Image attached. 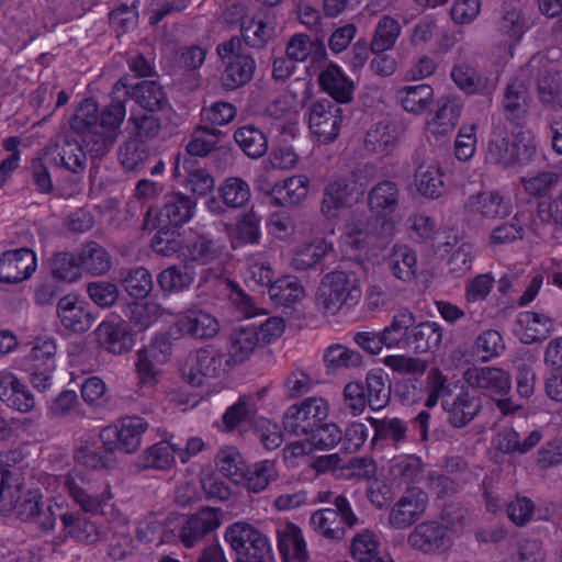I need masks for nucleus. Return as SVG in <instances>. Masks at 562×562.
<instances>
[{"instance_id": "nucleus-26", "label": "nucleus", "mask_w": 562, "mask_h": 562, "mask_svg": "<svg viewBox=\"0 0 562 562\" xmlns=\"http://www.w3.org/2000/svg\"><path fill=\"white\" fill-rule=\"evenodd\" d=\"M462 109L463 104L458 98H440L437 110L425 123L427 133L437 139L448 136L454 130Z\"/></svg>"}, {"instance_id": "nucleus-22", "label": "nucleus", "mask_w": 562, "mask_h": 562, "mask_svg": "<svg viewBox=\"0 0 562 562\" xmlns=\"http://www.w3.org/2000/svg\"><path fill=\"white\" fill-rule=\"evenodd\" d=\"M428 495L418 487L408 488L392 506L389 524L394 529H406L425 513Z\"/></svg>"}, {"instance_id": "nucleus-32", "label": "nucleus", "mask_w": 562, "mask_h": 562, "mask_svg": "<svg viewBox=\"0 0 562 562\" xmlns=\"http://www.w3.org/2000/svg\"><path fill=\"white\" fill-rule=\"evenodd\" d=\"M278 548L283 562H305L306 541L302 529L293 522H281L277 529Z\"/></svg>"}, {"instance_id": "nucleus-57", "label": "nucleus", "mask_w": 562, "mask_h": 562, "mask_svg": "<svg viewBox=\"0 0 562 562\" xmlns=\"http://www.w3.org/2000/svg\"><path fill=\"white\" fill-rule=\"evenodd\" d=\"M451 78L459 89L470 94L488 93L492 90L487 81L469 64L456 65Z\"/></svg>"}, {"instance_id": "nucleus-64", "label": "nucleus", "mask_w": 562, "mask_h": 562, "mask_svg": "<svg viewBox=\"0 0 562 562\" xmlns=\"http://www.w3.org/2000/svg\"><path fill=\"white\" fill-rule=\"evenodd\" d=\"M361 355L342 345H331L324 353V362L329 372H336L342 368L360 366Z\"/></svg>"}, {"instance_id": "nucleus-30", "label": "nucleus", "mask_w": 562, "mask_h": 562, "mask_svg": "<svg viewBox=\"0 0 562 562\" xmlns=\"http://www.w3.org/2000/svg\"><path fill=\"white\" fill-rule=\"evenodd\" d=\"M318 82L324 92L338 103L352 101L356 90L355 81L335 64H329L318 76Z\"/></svg>"}, {"instance_id": "nucleus-8", "label": "nucleus", "mask_w": 562, "mask_h": 562, "mask_svg": "<svg viewBox=\"0 0 562 562\" xmlns=\"http://www.w3.org/2000/svg\"><path fill=\"white\" fill-rule=\"evenodd\" d=\"M74 502L86 513L105 514V508L112 499L109 485L97 487L91 479L83 475L82 470L76 467L61 481Z\"/></svg>"}, {"instance_id": "nucleus-62", "label": "nucleus", "mask_w": 562, "mask_h": 562, "mask_svg": "<svg viewBox=\"0 0 562 562\" xmlns=\"http://www.w3.org/2000/svg\"><path fill=\"white\" fill-rule=\"evenodd\" d=\"M391 270L402 281H412L417 273V256L407 246H396L391 257Z\"/></svg>"}, {"instance_id": "nucleus-49", "label": "nucleus", "mask_w": 562, "mask_h": 562, "mask_svg": "<svg viewBox=\"0 0 562 562\" xmlns=\"http://www.w3.org/2000/svg\"><path fill=\"white\" fill-rule=\"evenodd\" d=\"M528 86L519 77L513 79L506 87L503 108L508 119L515 120L524 116L528 104Z\"/></svg>"}, {"instance_id": "nucleus-1", "label": "nucleus", "mask_w": 562, "mask_h": 562, "mask_svg": "<svg viewBox=\"0 0 562 562\" xmlns=\"http://www.w3.org/2000/svg\"><path fill=\"white\" fill-rule=\"evenodd\" d=\"M22 459L21 451L0 453V513L8 514L14 510L21 520L31 521L44 531L53 530L56 525L54 507L60 508L61 504L54 498V504L45 506L38 488H25L13 477L11 468Z\"/></svg>"}, {"instance_id": "nucleus-35", "label": "nucleus", "mask_w": 562, "mask_h": 562, "mask_svg": "<svg viewBox=\"0 0 562 562\" xmlns=\"http://www.w3.org/2000/svg\"><path fill=\"white\" fill-rule=\"evenodd\" d=\"M311 179L305 175H293L274 183L273 202L283 207L301 204L310 193Z\"/></svg>"}, {"instance_id": "nucleus-19", "label": "nucleus", "mask_w": 562, "mask_h": 562, "mask_svg": "<svg viewBox=\"0 0 562 562\" xmlns=\"http://www.w3.org/2000/svg\"><path fill=\"white\" fill-rule=\"evenodd\" d=\"M251 198L249 183L240 177H227L217 187V196H209L204 206L213 215H222L226 210L247 205Z\"/></svg>"}, {"instance_id": "nucleus-13", "label": "nucleus", "mask_w": 562, "mask_h": 562, "mask_svg": "<svg viewBox=\"0 0 562 562\" xmlns=\"http://www.w3.org/2000/svg\"><path fill=\"white\" fill-rule=\"evenodd\" d=\"M222 522V514L214 507H201L193 514L172 518L178 538L187 548L196 546L209 532L217 529Z\"/></svg>"}, {"instance_id": "nucleus-43", "label": "nucleus", "mask_w": 562, "mask_h": 562, "mask_svg": "<svg viewBox=\"0 0 562 562\" xmlns=\"http://www.w3.org/2000/svg\"><path fill=\"white\" fill-rule=\"evenodd\" d=\"M261 346L256 328L251 325L240 326L231 336L228 357L232 363L238 364L248 360Z\"/></svg>"}, {"instance_id": "nucleus-10", "label": "nucleus", "mask_w": 562, "mask_h": 562, "mask_svg": "<svg viewBox=\"0 0 562 562\" xmlns=\"http://www.w3.org/2000/svg\"><path fill=\"white\" fill-rule=\"evenodd\" d=\"M148 428L140 417H126L100 431V440L106 452L132 454L140 446L142 437Z\"/></svg>"}, {"instance_id": "nucleus-25", "label": "nucleus", "mask_w": 562, "mask_h": 562, "mask_svg": "<svg viewBox=\"0 0 562 562\" xmlns=\"http://www.w3.org/2000/svg\"><path fill=\"white\" fill-rule=\"evenodd\" d=\"M499 30L505 38L493 48L492 56L496 63L505 64L513 58L515 44L522 38L527 31L521 11L516 9L507 11L499 22Z\"/></svg>"}, {"instance_id": "nucleus-28", "label": "nucleus", "mask_w": 562, "mask_h": 562, "mask_svg": "<svg viewBox=\"0 0 562 562\" xmlns=\"http://www.w3.org/2000/svg\"><path fill=\"white\" fill-rule=\"evenodd\" d=\"M465 210L472 216L504 218L512 213V203L497 191H483L468 199Z\"/></svg>"}, {"instance_id": "nucleus-14", "label": "nucleus", "mask_w": 562, "mask_h": 562, "mask_svg": "<svg viewBox=\"0 0 562 562\" xmlns=\"http://www.w3.org/2000/svg\"><path fill=\"white\" fill-rule=\"evenodd\" d=\"M342 122V109L328 100L315 102L308 110V130L318 144L334 143L340 135Z\"/></svg>"}, {"instance_id": "nucleus-20", "label": "nucleus", "mask_w": 562, "mask_h": 562, "mask_svg": "<svg viewBox=\"0 0 562 562\" xmlns=\"http://www.w3.org/2000/svg\"><path fill=\"white\" fill-rule=\"evenodd\" d=\"M37 269V256L30 248H18L0 255V282L14 284L29 280Z\"/></svg>"}, {"instance_id": "nucleus-55", "label": "nucleus", "mask_w": 562, "mask_h": 562, "mask_svg": "<svg viewBox=\"0 0 562 562\" xmlns=\"http://www.w3.org/2000/svg\"><path fill=\"white\" fill-rule=\"evenodd\" d=\"M234 137L240 149L251 158H260L267 151V137L262 131L254 125L239 127Z\"/></svg>"}, {"instance_id": "nucleus-54", "label": "nucleus", "mask_w": 562, "mask_h": 562, "mask_svg": "<svg viewBox=\"0 0 562 562\" xmlns=\"http://www.w3.org/2000/svg\"><path fill=\"white\" fill-rule=\"evenodd\" d=\"M194 278L195 272L191 266H170L158 274L157 281L166 292H181L191 286Z\"/></svg>"}, {"instance_id": "nucleus-24", "label": "nucleus", "mask_w": 562, "mask_h": 562, "mask_svg": "<svg viewBox=\"0 0 562 562\" xmlns=\"http://www.w3.org/2000/svg\"><path fill=\"white\" fill-rule=\"evenodd\" d=\"M173 177L198 196L207 194L215 183L213 176L207 170L199 168L196 160L188 156H177Z\"/></svg>"}, {"instance_id": "nucleus-9", "label": "nucleus", "mask_w": 562, "mask_h": 562, "mask_svg": "<svg viewBox=\"0 0 562 562\" xmlns=\"http://www.w3.org/2000/svg\"><path fill=\"white\" fill-rule=\"evenodd\" d=\"M396 233V224L385 221L375 228L367 215H353L345 224L339 238V247L345 257L356 258L370 244L372 237L389 238Z\"/></svg>"}, {"instance_id": "nucleus-16", "label": "nucleus", "mask_w": 562, "mask_h": 562, "mask_svg": "<svg viewBox=\"0 0 562 562\" xmlns=\"http://www.w3.org/2000/svg\"><path fill=\"white\" fill-rule=\"evenodd\" d=\"M357 522V517L351 510L348 501L338 496L335 499V508H322L315 510L310 518L312 529L328 539H340L346 529Z\"/></svg>"}, {"instance_id": "nucleus-39", "label": "nucleus", "mask_w": 562, "mask_h": 562, "mask_svg": "<svg viewBox=\"0 0 562 562\" xmlns=\"http://www.w3.org/2000/svg\"><path fill=\"white\" fill-rule=\"evenodd\" d=\"M395 98L404 111L413 115H422L434 103L435 91L426 83L404 86L396 90Z\"/></svg>"}, {"instance_id": "nucleus-34", "label": "nucleus", "mask_w": 562, "mask_h": 562, "mask_svg": "<svg viewBox=\"0 0 562 562\" xmlns=\"http://www.w3.org/2000/svg\"><path fill=\"white\" fill-rule=\"evenodd\" d=\"M357 200L355 183L338 179L326 188L322 201V213L327 218H336L340 212Z\"/></svg>"}, {"instance_id": "nucleus-63", "label": "nucleus", "mask_w": 562, "mask_h": 562, "mask_svg": "<svg viewBox=\"0 0 562 562\" xmlns=\"http://www.w3.org/2000/svg\"><path fill=\"white\" fill-rule=\"evenodd\" d=\"M562 180V172L550 169L531 177H522L520 183L524 191L532 196L544 195L555 188Z\"/></svg>"}, {"instance_id": "nucleus-29", "label": "nucleus", "mask_w": 562, "mask_h": 562, "mask_svg": "<svg viewBox=\"0 0 562 562\" xmlns=\"http://www.w3.org/2000/svg\"><path fill=\"white\" fill-rule=\"evenodd\" d=\"M554 330V321L543 313L526 311L518 314L514 334L522 344H533Z\"/></svg>"}, {"instance_id": "nucleus-52", "label": "nucleus", "mask_w": 562, "mask_h": 562, "mask_svg": "<svg viewBox=\"0 0 562 562\" xmlns=\"http://www.w3.org/2000/svg\"><path fill=\"white\" fill-rule=\"evenodd\" d=\"M137 537L143 542L157 544L171 543L179 539L172 519L167 526H162L161 521L155 517L145 519L138 525Z\"/></svg>"}, {"instance_id": "nucleus-21", "label": "nucleus", "mask_w": 562, "mask_h": 562, "mask_svg": "<svg viewBox=\"0 0 562 562\" xmlns=\"http://www.w3.org/2000/svg\"><path fill=\"white\" fill-rule=\"evenodd\" d=\"M413 187L424 198L436 200L446 192L440 162L430 156H418L415 160Z\"/></svg>"}, {"instance_id": "nucleus-60", "label": "nucleus", "mask_w": 562, "mask_h": 562, "mask_svg": "<svg viewBox=\"0 0 562 562\" xmlns=\"http://www.w3.org/2000/svg\"><path fill=\"white\" fill-rule=\"evenodd\" d=\"M136 331H142L156 323L162 315L161 306L154 302H136L130 305L125 312Z\"/></svg>"}, {"instance_id": "nucleus-42", "label": "nucleus", "mask_w": 562, "mask_h": 562, "mask_svg": "<svg viewBox=\"0 0 562 562\" xmlns=\"http://www.w3.org/2000/svg\"><path fill=\"white\" fill-rule=\"evenodd\" d=\"M274 31L276 16L269 12L246 16L241 23L243 36L251 46H262L273 36Z\"/></svg>"}, {"instance_id": "nucleus-5", "label": "nucleus", "mask_w": 562, "mask_h": 562, "mask_svg": "<svg viewBox=\"0 0 562 562\" xmlns=\"http://www.w3.org/2000/svg\"><path fill=\"white\" fill-rule=\"evenodd\" d=\"M225 540L236 552V562H272V549L268 538L256 527L237 521L225 532Z\"/></svg>"}, {"instance_id": "nucleus-47", "label": "nucleus", "mask_w": 562, "mask_h": 562, "mask_svg": "<svg viewBox=\"0 0 562 562\" xmlns=\"http://www.w3.org/2000/svg\"><path fill=\"white\" fill-rule=\"evenodd\" d=\"M331 250V244L325 239H315L294 250L291 265L296 270L310 269L321 262Z\"/></svg>"}, {"instance_id": "nucleus-40", "label": "nucleus", "mask_w": 562, "mask_h": 562, "mask_svg": "<svg viewBox=\"0 0 562 562\" xmlns=\"http://www.w3.org/2000/svg\"><path fill=\"white\" fill-rule=\"evenodd\" d=\"M442 406L448 413L450 423L456 427H462L479 413L481 401L468 390L462 389L454 397L445 398Z\"/></svg>"}, {"instance_id": "nucleus-12", "label": "nucleus", "mask_w": 562, "mask_h": 562, "mask_svg": "<svg viewBox=\"0 0 562 562\" xmlns=\"http://www.w3.org/2000/svg\"><path fill=\"white\" fill-rule=\"evenodd\" d=\"M225 373L222 353L205 347L191 352L181 367L182 379L192 386H202Z\"/></svg>"}, {"instance_id": "nucleus-37", "label": "nucleus", "mask_w": 562, "mask_h": 562, "mask_svg": "<svg viewBox=\"0 0 562 562\" xmlns=\"http://www.w3.org/2000/svg\"><path fill=\"white\" fill-rule=\"evenodd\" d=\"M94 333L99 345L112 355H123L134 346L133 339L121 323L101 322Z\"/></svg>"}, {"instance_id": "nucleus-44", "label": "nucleus", "mask_w": 562, "mask_h": 562, "mask_svg": "<svg viewBox=\"0 0 562 562\" xmlns=\"http://www.w3.org/2000/svg\"><path fill=\"white\" fill-rule=\"evenodd\" d=\"M542 438L539 430H532L522 441L518 432L512 427L499 429L494 439L493 446L504 453H526L531 450Z\"/></svg>"}, {"instance_id": "nucleus-36", "label": "nucleus", "mask_w": 562, "mask_h": 562, "mask_svg": "<svg viewBox=\"0 0 562 562\" xmlns=\"http://www.w3.org/2000/svg\"><path fill=\"white\" fill-rule=\"evenodd\" d=\"M45 157L47 160L74 173L83 171L87 160L86 153L80 143L75 139H63L61 143L47 147Z\"/></svg>"}, {"instance_id": "nucleus-11", "label": "nucleus", "mask_w": 562, "mask_h": 562, "mask_svg": "<svg viewBox=\"0 0 562 562\" xmlns=\"http://www.w3.org/2000/svg\"><path fill=\"white\" fill-rule=\"evenodd\" d=\"M462 532L460 522L442 519L417 525L408 536L409 544L424 552L448 549Z\"/></svg>"}, {"instance_id": "nucleus-51", "label": "nucleus", "mask_w": 562, "mask_h": 562, "mask_svg": "<svg viewBox=\"0 0 562 562\" xmlns=\"http://www.w3.org/2000/svg\"><path fill=\"white\" fill-rule=\"evenodd\" d=\"M367 402L373 411L384 408L390 402L391 384L387 374L382 370H372L367 375Z\"/></svg>"}, {"instance_id": "nucleus-15", "label": "nucleus", "mask_w": 562, "mask_h": 562, "mask_svg": "<svg viewBox=\"0 0 562 562\" xmlns=\"http://www.w3.org/2000/svg\"><path fill=\"white\" fill-rule=\"evenodd\" d=\"M196 202L181 193L166 196L164 206L149 210L145 220L146 229L177 228L188 223L195 213Z\"/></svg>"}, {"instance_id": "nucleus-23", "label": "nucleus", "mask_w": 562, "mask_h": 562, "mask_svg": "<svg viewBox=\"0 0 562 562\" xmlns=\"http://www.w3.org/2000/svg\"><path fill=\"white\" fill-rule=\"evenodd\" d=\"M56 312L61 326L72 333H86L94 322L88 303L74 293L66 294L58 300Z\"/></svg>"}, {"instance_id": "nucleus-61", "label": "nucleus", "mask_w": 562, "mask_h": 562, "mask_svg": "<svg viewBox=\"0 0 562 562\" xmlns=\"http://www.w3.org/2000/svg\"><path fill=\"white\" fill-rule=\"evenodd\" d=\"M401 34L398 22L390 16H383L375 29L371 41V50L374 54L390 50Z\"/></svg>"}, {"instance_id": "nucleus-17", "label": "nucleus", "mask_w": 562, "mask_h": 562, "mask_svg": "<svg viewBox=\"0 0 562 562\" xmlns=\"http://www.w3.org/2000/svg\"><path fill=\"white\" fill-rule=\"evenodd\" d=\"M329 413V405L322 397H310L290 406L283 418L289 432L307 436Z\"/></svg>"}, {"instance_id": "nucleus-18", "label": "nucleus", "mask_w": 562, "mask_h": 562, "mask_svg": "<svg viewBox=\"0 0 562 562\" xmlns=\"http://www.w3.org/2000/svg\"><path fill=\"white\" fill-rule=\"evenodd\" d=\"M218 55L225 64L224 83L235 89L248 82L254 74L255 61L241 52L240 41L233 38L218 47Z\"/></svg>"}, {"instance_id": "nucleus-2", "label": "nucleus", "mask_w": 562, "mask_h": 562, "mask_svg": "<svg viewBox=\"0 0 562 562\" xmlns=\"http://www.w3.org/2000/svg\"><path fill=\"white\" fill-rule=\"evenodd\" d=\"M465 383L491 397L504 414L515 413L519 406L510 397H506L512 390L509 372L498 367H471L463 373Z\"/></svg>"}, {"instance_id": "nucleus-7", "label": "nucleus", "mask_w": 562, "mask_h": 562, "mask_svg": "<svg viewBox=\"0 0 562 562\" xmlns=\"http://www.w3.org/2000/svg\"><path fill=\"white\" fill-rule=\"evenodd\" d=\"M359 299L360 289L357 277L341 270L327 273L317 292L318 302L328 313H336L345 305H355Z\"/></svg>"}, {"instance_id": "nucleus-45", "label": "nucleus", "mask_w": 562, "mask_h": 562, "mask_svg": "<svg viewBox=\"0 0 562 562\" xmlns=\"http://www.w3.org/2000/svg\"><path fill=\"white\" fill-rule=\"evenodd\" d=\"M268 293L276 305L291 306L304 297L305 290L296 277L283 276L269 285Z\"/></svg>"}, {"instance_id": "nucleus-38", "label": "nucleus", "mask_w": 562, "mask_h": 562, "mask_svg": "<svg viewBox=\"0 0 562 562\" xmlns=\"http://www.w3.org/2000/svg\"><path fill=\"white\" fill-rule=\"evenodd\" d=\"M279 479V468L273 460H260L245 468L239 482L250 493H260Z\"/></svg>"}, {"instance_id": "nucleus-3", "label": "nucleus", "mask_w": 562, "mask_h": 562, "mask_svg": "<svg viewBox=\"0 0 562 562\" xmlns=\"http://www.w3.org/2000/svg\"><path fill=\"white\" fill-rule=\"evenodd\" d=\"M170 355V341L161 335H156L149 344L135 351L133 366L139 392L151 391L160 383L162 366L169 361Z\"/></svg>"}, {"instance_id": "nucleus-50", "label": "nucleus", "mask_w": 562, "mask_h": 562, "mask_svg": "<svg viewBox=\"0 0 562 562\" xmlns=\"http://www.w3.org/2000/svg\"><path fill=\"white\" fill-rule=\"evenodd\" d=\"M352 558L358 562H393L380 553L376 536L368 530L358 532L351 542Z\"/></svg>"}, {"instance_id": "nucleus-53", "label": "nucleus", "mask_w": 562, "mask_h": 562, "mask_svg": "<svg viewBox=\"0 0 562 562\" xmlns=\"http://www.w3.org/2000/svg\"><path fill=\"white\" fill-rule=\"evenodd\" d=\"M80 271L91 274H103L111 268V258L108 251L95 243L85 245L77 254Z\"/></svg>"}, {"instance_id": "nucleus-27", "label": "nucleus", "mask_w": 562, "mask_h": 562, "mask_svg": "<svg viewBox=\"0 0 562 562\" xmlns=\"http://www.w3.org/2000/svg\"><path fill=\"white\" fill-rule=\"evenodd\" d=\"M303 102L304 100L295 91L286 90L267 105L266 113L277 121L283 131L294 135L293 127L299 123Z\"/></svg>"}, {"instance_id": "nucleus-59", "label": "nucleus", "mask_w": 562, "mask_h": 562, "mask_svg": "<svg viewBox=\"0 0 562 562\" xmlns=\"http://www.w3.org/2000/svg\"><path fill=\"white\" fill-rule=\"evenodd\" d=\"M217 470L233 483L239 484L245 471V463L240 452L235 447L220 449L215 458Z\"/></svg>"}, {"instance_id": "nucleus-4", "label": "nucleus", "mask_w": 562, "mask_h": 562, "mask_svg": "<svg viewBox=\"0 0 562 562\" xmlns=\"http://www.w3.org/2000/svg\"><path fill=\"white\" fill-rule=\"evenodd\" d=\"M536 151V139L531 132L519 131L516 134L494 133L486 155L490 164L503 169L529 161Z\"/></svg>"}, {"instance_id": "nucleus-58", "label": "nucleus", "mask_w": 562, "mask_h": 562, "mask_svg": "<svg viewBox=\"0 0 562 562\" xmlns=\"http://www.w3.org/2000/svg\"><path fill=\"white\" fill-rule=\"evenodd\" d=\"M60 520L66 536L80 542L94 543L101 539V532L98 527L88 520H79L71 513H63Z\"/></svg>"}, {"instance_id": "nucleus-31", "label": "nucleus", "mask_w": 562, "mask_h": 562, "mask_svg": "<svg viewBox=\"0 0 562 562\" xmlns=\"http://www.w3.org/2000/svg\"><path fill=\"white\" fill-rule=\"evenodd\" d=\"M175 327L179 334L199 339L212 338L220 330L217 319L201 310H189L180 314Z\"/></svg>"}, {"instance_id": "nucleus-41", "label": "nucleus", "mask_w": 562, "mask_h": 562, "mask_svg": "<svg viewBox=\"0 0 562 562\" xmlns=\"http://www.w3.org/2000/svg\"><path fill=\"white\" fill-rule=\"evenodd\" d=\"M222 252V247L214 240L205 235H195L186 238L184 248L180 252V259L204 266L218 260Z\"/></svg>"}, {"instance_id": "nucleus-46", "label": "nucleus", "mask_w": 562, "mask_h": 562, "mask_svg": "<svg viewBox=\"0 0 562 562\" xmlns=\"http://www.w3.org/2000/svg\"><path fill=\"white\" fill-rule=\"evenodd\" d=\"M400 190L392 181H382L374 186L368 198L370 210L380 216L392 214L398 204Z\"/></svg>"}, {"instance_id": "nucleus-33", "label": "nucleus", "mask_w": 562, "mask_h": 562, "mask_svg": "<svg viewBox=\"0 0 562 562\" xmlns=\"http://www.w3.org/2000/svg\"><path fill=\"white\" fill-rule=\"evenodd\" d=\"M0 398L9 407L22 413L32 411L35 405V398L27 386L8 371L0 372Z\"/></svg>"}, {"instance_id": "nucleus-56", "label": "nucleus", "mask_w": 562, "mask_h": 562, "mask_svg": "<svg viewBox=\"0 0 562 562\" xmlns=\"http://www.w3.org/2000/svg\"><path fill=\"white\" fill-rule=\"evenodd\" d=\"M414 323L415 317L411 312L400 311L396 313L391 323L380 331L385 347L389 349L400 347L407 339L408 329Z\"/></svg>"}, {"instance_id": "nucleus-48", "label": "nucleus", "mask_w": 562, "mask_h": 562, "mask_svg": "<svg viewBox=\"0 0 562 562\" xmlns=\"http://www.w3.org/2000/svg\"><path fill=\"white\" fill-rule=\"evenodd\" d=\"M178 446L170 440H161L146 448L142 453L145 468L168 470L176 464Z\"/></svg>"}, {"instance_id": "nucleus-6", "label": "nucleus", "mask_w": 562, "mask_h": 562, "mask_svg": "<svg viewBox=\"0 0 562 562\" xmlns=\"http://www.w3.org/2000/svg\"><path fill=\"white\" fill-rule=\"evenodd\" d=\"M56 355V339L44 335L33 340L31 351L23 361L22 369L30 374L31 383L40 392H46L53 385Z\"/></svg>"}]
</instances>
